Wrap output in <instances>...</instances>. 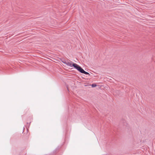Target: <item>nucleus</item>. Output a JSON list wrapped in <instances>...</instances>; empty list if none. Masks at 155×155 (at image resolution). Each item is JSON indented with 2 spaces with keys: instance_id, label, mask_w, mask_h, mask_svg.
<instances>
[{
  "instance_id": "nucleus-1",
  "label": "nucleus",
  "mask_w": 155,
  "mask_h": 155,
  "mask_svg": "<svg viewBox=\"0 0 155 155\" xmlns=\"http://www.w3.org/2000/svg\"><path fill=\"white\" fill-rule=\"evenodd\" d=\"M65 64L70 67H74V68L77 69L79 65L77 64L73 63L72 61L70 60L67 61V62H65Z\"/></svg>"
},
{
  "instance_id": "nucleus-2",
  "label": "nucleus",
  "mask_w": 155,
  "mask_h": 155,
  "mask_svg": "<svg viewBox=\"0 0 155 155\" xmlns=\"http://www.w3.org/2000/svg\"><path fill=\"white\" fill-rule=\"evenodd\" d=\"M77 70L82 73L90 75V74L89 73L84 71V69L80 66H79Z\"/></svg>"
},
{
  "instance_id": "nucleus-3",
  "label": "nucleus",
  "mask_w": 155,
  "mask_h": 155,
  "mask_svg": "<svg viewBox=\"0 0 155 155\" xmlns=\"http://www.w3.org/2000/svg\"><path fill=\"white\" fill-rule=\"evenodd\" d=\"M91 86L92 87H96V86L97 85L95 84H92L91 85Z\"/></svg>"
},
{
  "instance_id": "nucleus-4",
  "label": "nucleus",
  "mask_w": 155,
  "mask_h": 155,
  "mask_svg": "<svg viewBox=\"0 0 155 155\" xmlns=\"http://www.w3.org/2000/svg\"><path fill=\"white\" fill-rule=\"evenodd\" d=\"M62 62L63 63H64V64H65V62H67V61H66V60H63V61H62Z\"/></svg>"
}]
</instances>
